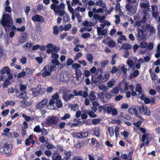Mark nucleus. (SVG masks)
Wrapping results in <instances>:
<instances>
[{"mask_svg": "<svg viewBox=\"0 0 160 160\" xmlns=\"http://www.w3.org/2000/svg\"><path fill=\"white\" fill-rule=\"evenodd\" d=\"M103 68H98L97 72L95 73V75H97L98 72H99L100 74L97 77L95 78L94 79V76L92 75L91 78V86L93 87H95L97 85H99L101 82H104L108 80L110 76V72H106L105 74L103 76L102 74L103 72Z\"/></svg>", "mask_w": 160, "mask_h": 160, "instance_id": "nucleus-1", "label": "nucleus"}, {"mask_svg": "<svg viewBox=\"0 0 160 160\" xmlns=\"http://www.w3.org/2000/svg\"><path fill=\"white\" fill-rule=\"evenodd\" d=\"M128 2L125 5V8L128 13L130 15H132L136 13L137 8L138 6L137 0H126Z\"/></svg>", "mask_w": 160, "mask_h": 160, "instance_id": "nucleus-2", "label": "nucleus"}, {"mask_svg": "<svg viewBox=\"0 0 160 160\" xmlns=\"http://www.w3.org/2000/svg\"><path fill=\"white\" fill-rule=\"evenodd\" d=\"M13 23L12 16L8 13L3 14L2 19L0 20V24L4 28H10Z\"/></svg>", "mask_w": 160, "mask_h": 160, "instance_id": "nucleus-3", "label": "nucleus"}, {"mask_svg": "<svg viewBox=\"0 0 160 160\" xmlns=\"http://www.w3.org/2000/svg\"><path fill=\"white\" fill-rule=\"evenodd\" d=\"M57 69V67L55 65H51L50 67L47 66H45L43 69L41 70L42 72V76L45 78L47 76H49L51 75V73L53 71H55Z\"/></svg>", "mask_w": 160, "mask_h": 160, "instance_id": "nucleus-4", "label": "nucleus"}, {"mask_svg": "<svg viewBox=\"0 0 160 160\" xmlns=\"http://www.w3.org/2000/svg\"><path fill=\"white\" fill-rule=\"evenodd\" d=\"M59 119L57 117L52 116L49 117L45 121V123L48 125H56L57 124Z\"/></svg>", "mask_w": 160, "mask_h": 160, "instance_id": "nucleus-5", "label": "nucleus"}, {"mask_svg": "<svg viewBox=\"0 0 160 160\" xmlns=\"http://www.w3.org/2000/svg\"><path fill=\"white\" fill-rule=\"evenodd\" d=\"M138 108L140 112L142 114L146 115H149L150 114L151 112L149 109L143 105L142 106H138Z\"/></svg>", "mask_w": 160, "mask_h": 160, "instance_id": "nucleus-6", "label": "nucleus"}, {"mask_svg": "<svg viewBox=\"0 0 160 160\" xmlns=\"http://www.w3.org/2000/svg\"><path fill=\"white\" fill-rule=\"evenodd\" d=\"M32 19L33 22H39L41 23H44L45 21L42 16L38 14L32 17Z\"/></svg>", "mask_w": 160, "mask_h": 160, "instance_id": "nucleus-7", "label": "nucleus"}, {"mask_svg": "<svg viewBox=\"0 0 160 160\" xmlns=\"http://www.w3.org/2000/svg\"><path fill=\"white\" fill-rule=\"evenodd\" d=\"M0 150L1 152L7 154L11 152L12 148L10 146V145H8L6 143L2 148L0 149Z\"/></svg>", "mask_w": 160, "mask_h": 160, "instance_id": "nucleus-8", "label": "nucleus"}, {"mask_svg": "<svg viewBox=\"0 0 160 160\" xmlns=\"http://www.w3.org/2000/svg\"><path fill=\"white\" fill-rule=\"evenodd\" d=\"M88 135L87 132H77L76 133L77 137L80 138H82L87 137Z\"/></svg>", "mask_w": 160, "mask_h": 160, "instance_id": "nucleus-9", "label": "nucleus"}, {"mask_svg": "<svg viewBox=\"0 0 160 160\" xmlns=\"http://www.w3.org/2000/svg\"><path fill=\"white\" fill-rule=\"evenodd\" d=\"M145 104L150 103L151 105H153L155 104V100L154 98H152L150 99L149 98L146 97L144 101Z\"/></svg>", "mask_w": 160, "mask_h": 160, "instance_id": "nucleus-10", "label": "nucleus"}, {"mask_svg": "<svg viewBox=\"0 0 160 160\" xmlns=\"http://www.w3.org/2000/svg\"><path fill=\"white\" fill-rule=\"evenodd\" d=\"M17 97L19 98H22L26 100L28 98V97L27 96V93L25 91L20 93L18 95H17Z\"/></svg>", "mask_w": 160, "mask_h": 160, "instance_id": "nucleus-11", "label": "nucleus"}, {"mask_svg": "<svg viewBox=\"0 0 160 160\" xmlns=\"http://www.w3.org/2000/svg\"><path fill=\"white\" fill-rule=\"evenodd\" d=\"M147 134H149L148 133L146 134H144L142 135V141L143 142V143L141 144L140 146V148H142L145 145H146V142L145 141L147 138Z\"/></svg>", "mask_w": 160, "mask_h": 160, "instance_id": "nucleus-12", "label": "nucleus"}, {"mask_svg": "<svg viewBox=\"0 0 160 160\" xmlns=\"http://www.w3.org/2000/svg\"><path fill=\"white\" fill-rule=\"evenodd\" d=\"M51 8L56 13H58L60 10V7L58 5H56L55 4L53 3L51 6Z\"/></svg>", "mask_w": 160, "mask_h": 160, "instance_id": "nucleus-13", "label": "nucleus"}, {"mask_svg": "<svg viewBox=\"0 0 160 160\" xmlns=\"http://www.w3.org/2000/svg\"><path fill=\"white\" fill-rule=\"evenodd\" d=\"M95 92L93 91H91L90 92V94L89 95V98L91 101H93L96 99L97 100L96 97L95 95Z\"/></svg>", "mask_w": 160, "mask_h": 160, "instance_id": "nucleus-14", "label": "nucleus"}, {"mask_svg": "<svg viewBox=\"0 0 160 160\" xmlns=\"http://www.w3.org/2000/svg\"><path fill=\"white\" fill-rule=\"evenodd\" d=\"M10 71V69L8 67L5 66L0 70V73L2 74L5 73L8 74Z\"/></svg>", "mask_w": 160, "mask_h": 160, "instance_id": "nucleus-15", "label": "nucleus"}, {"mask_svg": "<svg viewBox=\"0 0 160 160\" xmlns=\"http://www.w3.org/2000/svg\"><path fill=\"white\" fill-rule=\"evenodd\" d=\"M122 48L126 50L131 49L132 48V46L129 43H123L122 44Z\"/></svg>", "mask_w": 160, "mask_h": 160, "instance_id": "nucleus-16", "label": "nucleus"}, {"mask_svg": "<svg viewBox=\"0 0 160 160\" xmlns=\"http://www.w3.org/2000/svg\"><path fill=\"white\" fill-rule=\"evenodd\" d=\"M108 131L110 134L111 137H112L114 135L115 129L112 127H109L108 128Z\"/></svg>", "mask_w": 160, "mask_h": 160, "instance_id": "nucleus-17", "label": "nucleus"}, {"mask_svg": "<svg viewBox=\"0 0 160 160\" xmlns=\"http://www.w3.org/2000/svg\"><path fill=\"white\" fill-rule=\"evenodd\" d=\"M112 95L110 93H106L105 94V99L104 100V102H107L108 101H109Z\"/></svg>", "mask_w": 160, "mask_h": 160, "instance_id": "nucleus-18", "label": "nucleus"}, {"mask_svg": "<svg viewBox=\"0 0 160 160\" xmlns=\"http://www.w3.org/2000/svg\"><path fill=\"white\" fill-rule=\"evenodd\" d=\"M85 143L82 141H78L76 145V148H80L84 145Z\"/></svg>", "mask_w": 160, "mask_h": 160, "instance_id": "nucleus-19", "label": "nucleus"}, {"mask_svg": "<svg viewBox=\"0 0 160 160\" xmlns=\"http://www.w3.org/2000/svg\"><path fill=\"white\" fill-rule=\"evenodd\" d=\"M95 3L97 6L102 7L104 8H105V6H106L105 4L103 3L102 0H100L96 2Z\"/></svg>", "mask_w": 160, "mask_h": 160, "instance_id": "nucleus-20", "label": "nucleus"}, {"mask_svg": "<svg viewBox=\"0 0 160 160\" xmlns=\"http://www.w3.org/2000/svg\"><path fill=\"white\" fill-rule=\"evenodd\" d=\"M119 91V89L118 87H115L113 88V90L111 91L112 93H113L114 95H112V96H115L117 94Z\"/></svg>", "mask_w": 160, "mask_h": 160, "instance_id": "nucleus-21", "label": "nucleus"}, {"mask_svg": "<svg viewBox=\"0 0 160 160\" xmlns=\"http://www.w3.org/2000/svg\"><path fill=\"white\" fill-rule=\"evenodd\" d=\"M128 112L131 114H137L138 113V111L136 108H130L128 109Z\"/></svg>", "mask_w": 160, "mask_h": 160, "instance_id": "nucleus-22", "label": "nucleus"}, {"mask_svg": "<svg viewBox=\"0 0 160 160\" xmlns=\"http://www.w3.org/2000/svg\"><path fill=\"white\" fill-rule=\"evenodd\" d=\"M53 34L57 35L58 34L59 32V30L58 29V27L57 26H54L53 27Z\"/></svg>", "mask_w": 160, "mask_h": 160, "instance_id": "nucleus-23", "label": "nucleus"}, {"mask_svg": "<svg viewBox=\"0 0 160 160\" xmlns=\"http://www.w3.org/2000/svg\"><path fill=\"white\" fill-rule=\"evenodd\" d=\"M151 69H149V72L151 75L152 79L153 80L157 79V75L155 72H151Z\"/></svg>", "mask_w": 160, "mask_h": 160, "instance_id": "nucleus-24", "label": "nucleus"}, {"mask_svg": "<svg viewBox=\"0 0 160 160\" xmlns=\"http://www.w3.org/2000/svg\"><path fill=\"white\" fill-rule=\"evenodd\" d=\"M26 41V38L24 36H22L21 37L18 39V45H20L24 42Z\"/></svg>", "mask_w": 160, "mask_h": 160, "instance_id": "nucleus-25", "label": "nucleus"}, {"mask_svg": "<svg viewBox=\"0 0 160 160\" xmlns=\"http://www.w3.org/2000/svg\"><path fill=\"white\" fill-rule=\"evenodd\" d=\"M20 104L22 107L26 108L28 105V103L27 101L26 100H24L20 102Z\"/></svg>", "mask_w": 160, "mask_h": 160, "instance_id": "nucleus-26", "label": "nucleus"}, {"mask_svg": "<svg viewBox=\"0 0 160 160\" xmlns=\"http://www.w3.org/2000/svg\"><path fill=\"white\" fill-rule=\"evenodd\" d=\"M142 88L140 84H137L136 88V91L140 94L142 92Z\"/></svg>", "mask_w": 160, "mask_h": 160, "instance_id": "nucleus-27", "label": "nucleus"}, {"mask_svg": "<svg viewBox=\"0 0 160 160\" xmlns=\"http://www.w3.org/2000/svg\"><path fill=\"white\" fill-rule=\"evenodd\" d=\"M15 105V102L12 101H7L5 103V106L6 107L8 106L9 105H12V106Z\"/></svg>", "mask_w": 160, "mask_h": 160, "instance_id": "nucleus-28", "label": "nucleus"}, {"mask_svg": "<svg viewBox=\"0 0 160 160\" xmlns=\"http://www.w3.org/2000/svg\"><path fill=\"white\" fill-rule=\"evenodd\" d=\"M56 107L58 108H60L62 107V104L61 100L60 99L56 100L55 103Z\"/></svg>", "mask_w": 160, "mask_h": 160, "instance_id": "nucleus-29", "label": "nucleus"}, {"mask_svg": "<svg viewBox=\"0 0 160 160\" xmlns=\"http://www.w3.org/2000/svg\"><path fill=\"white\" fill-rule=\"evenodd\" d=\"M26 75V72L25 71H23L19 73L17 75V78H20L22 77H24Z\"/></svg>", "mask_w": 160, "mask_h": 160, "instance_id": "nucleus-30", "label": "nucleus"}, {"mask_svg": "<svg viewBox=\"0 0 160 160\" xmlns=\"http://www.w3.org/2000/svg\"><path fill=\"white\" fill-rule=\"evenodd\" d=\"M27 77H28L31 76L32 74V72L31 69L30 68H26Z\"/></svg>", "mask_w": 160, "mask_h": 160, "instance_id": "nucleus-31", "label": "nucleus"}, {"mask_svg": "<svg viewBox=\"0 0 160 160\" xmlns=\"http://www.w3.org/2000/svg\"><path fill=\"white\" fill-rule=\"evenodd\" d=\"M120 130V128L118 126H116L115 129V132L116 138L118 137V136H119V131Z\"/></svg>", "mask_w": 160, "mask_h": 160, "instance_id": "nucleus-32", "label": "nucleus"}, {"mask_svg": "<svg viewBox=\"0 0 160 160\" xmlns=\"http://www.w3.org/2000/svg\"><path fill=\"white\" fill-rule=\"evenodd\" d=\"M108 45L109 47L113 48L115 45V42L112 40H111L108 42Z\"/></svg>", "mask_w": 160, "mask_h": 160, "instance_id": "nucleus-33", "label": "nucleus"}, {"mask_svg": "<svg viewBox=\"0 0 160 160\" xmlns=\"http://www.w3.org/2000/svg\"><path fill=\"white\" fill-rule=\"evenodd\" d=\"M88 60L90 62H92L93 60V57L91 53L88 54L87 56Z\"/></svg>", "mask_w": 160, "mask_h": 160, "instance_id": "nucleus-34", "label": "nucleus"}, {"mask_svg": "<svg viewBox=\"0 0 160 160\" xmlns=\"http://www.w3.org/2000/svg\"><path fill=\"white\" fill-rule=\"evenodd\" d=\"M10 84V83L9 80L8 79H7L2 85V87L3 88H7Z\"/></svg>", "mask_w": 160, "mask_h": 160, "instance_id": "nucleus-35", "label": "nucleus"}, {"mask_svg": "<svg viewBox=\"0 0 160 160\" xmlns=\"http://www.w3.org/2000/svg\"><path fill=\"white\" fill-rule=\"evenodd\" d=\"M94 112L91 111L88 112V114L91 118H95L97 117L96 114Z\"/></svg>", "mask_w": 160, "mask_h": 160, "instance_id": "nucleus-36", "label": "nucleus"}, {"mask_svg": "<svg viewBox=\"0 0 160 160\" xmlns=\"http://www.w3.org/2000/svg\"><path fill=\"white\" fill-rule=\"evenodd\" d=\"M34 131L35 132H40L42 131V129L40 128L39 125H37L34 128Z\"/></svg>", "mask_w": 160, "mask_h": 160, "instance_id": "nucleus-37", "label": "nucleus"}, {"mask_svg": "<svg viewBox=\"0 0 160 160\" xmlns=\"http://www.w3.org/2000/svg\"><path fill=\"white\" fill-rule=\"evenodd\" d=\"M109 62L108 60L103 61L101 63V68H104L105 66Z\"/></svg>", "mask_w": 160, "mask_h": 160, "instance_id": "nucleus-38", "label": "nucleus"}, {"mask_svg": "<svg viewBox=\"0 0 160 160\" xmlns=\"http://www.w3.org/2000/svg\"><path fill=\"white\" fill-rule=\"evenodd\" d=\"M71 117V115L69 113H66L64 116L61 117V119L62 120H65L67 119H69Z\"/></svg>", "mask_w": 160, "mask_h": 160, "instance_id": "nucleus-39", "label": "nucleus"}, {"mask_svg": "<svg viewBox=\"0 0 160 160\" xmlns=\"http://www.w3.org/2000/svg\"><path fill=\"white\" fill-rule=\"evenodd\" d=\"M112 109V108L111 107H107L104 109V112H106L108 113H110L111 112V110Z\"/></svg>", "mask_w": 160, "mask_h": 160, "instance_id": "nucleus-40", "label": "nucleus"}, {"mask_svg": "<svg viewBox=\"0 0 160 160\" xmlns=\"http://www.w3.org/2000/svg\"><path fill=\"white\" fill-rule=\"evenodd\" d=\"M51 62L53 65L58 66L60 64V62L58 59H52V60Z\"/></svg>", "mask_w": 160, "mask_h": 160, "instance_id": "nucleus-41", "label": "nucleus"}, {"mask_svg": "<svg viewBox=\"0 0 160 160\" xmlns=\"http://www.w3.org/2000/svg\"><path fill=\"white\" fill-rule=\"evenodd\" d=\"M9 112V110L8 109H7L3 110L2 112V115L3 117L6 116L8 114Z\"/></svg>", "mask_w": 160, "mask_h": 160, "instance_id": "nucleus-42", "label": "nucleus"}, {"mask_svg": "<svg viewBox=\"0 0 160 160\" xmlns=\"http://www.w3.org/2000/svg\"><path fill=\"white\" fill-rule=\"evenodd\" d=\"M75 71L76 76H78V77H81L82 74L81 70L78 69L76 70Z\"/></svg>", "mask_w": 160, "mask_h": 160, "instance_id": "nucleus-43", "label": "nucleus"}, {"mask_svg": "<svg viewBox=\"0 0 160 160\" xmlns=\"http://www.w3.org/2000/svg\"><path fill=\"white\" fill-rule=\"evenodd\" d=\"M72 67L73 68L75 69V70H76L78 69V68L81 67V65L78 64L77 63H74V64H72Z\"/></svg>", "mask_w": 160, "mask_h": 160, "instance_id": "nucleus-44", "label": "nucleus"}, {"mask_svg": "<svg viewBox=\"0 0 160 160\" xmlns=\"http://www.w3.org/2000/svg\"><path fill=\"white\" fill-rule=\"evenodd\" d=\"M117 56V54L116 53L114 54L113 55V56L112 57V61L111 62V64L112 65H113L115 64L116 61L115 60V58Z\"/></svg>", "mask_w": 160, "mask_h": 160, "instance_id": "nucleus-45", "label": "nucleus"}, {"mask_svg": "<svg viewBox=\"0 0 160 160\" xmlns=\"http://www.w3.org/2000/svg\"><path fill=\"white\" fill-rule=\"evenodd\" d=\"M22 117L24 118L25 120L27 122H29L31 120V117L25 115V114H22Z\"/></svg>", "mask_w": 160, "mask_h": 160, "instance_id": "nucleus-46", "label": "nucleus"}, {"mask_svg": "<svg viewBox=\"0 0 160 160\" xmlns=\"http://www.w3.org/2000/svg\"><path fill=\"white\" fill-rule=\"evenodd\" d=\"M71 24L69 23L65 25L64 26V30L65 31H68L72 27Z\"/></svg>", "mask_w": 160, "mask_h": 160, "instance_id": "nucleus-47", "label": "nucleus"}, {"mask_svg": "<svg viewBox=\"0 0 160 160\" xmlns=\"http://www.w3.org/2000/svg\"><path fill=\"white\" fill-rule=\"evenodd\" d=\"M51 58L54 59H58L59 58V55L57 53L54 52L52 53Z\"/></svg>", "mask_w": 160, "mask_h": 160, "instance_id": "nucleus-48", "label": "nucleus"}, {"mask_svg": "<svg viewBox=\"0 0 160 160\" xmlns=\"http://www.w3.org/2000/svg\"><path fill=\"white\" fill-rule=\"evenodd\" d=\"M100 118H95L92 120V123L94 125H96L99 123L100 122Z\"/></svg>", "mask_w": 160, "mask_h": 160, "instance_id": "nucleus-49", "label": "nucleus"}, {"mask_svg": "<svg viewBox=\"0 0 160 160\" xmlns=\"http://www.w3.org/2000/svg\"><path fill=\"white\" fill-rule=\"evenodd\" d=\"M46 105H44V103H41V102H39L37 105L36 107L37 109H39L44 107Z\"/></svg>", "mask_w": 160, "mask_h": 160, "instance_id": "nucleus-50", "label": "nucleus"}, {"mask_svg": "<svg viewBox=\"0 0 160 160\" xmlns=\"http://www.w3.org/2000/svg\"><path fill=\"white\" fill-rule=\"evenodd\" d=\"M82 55V53L81 52H79L77 53L74 58V60H77L79 58L81 57Z\"/></svg>", "mask_w": 160, "mask_h": 160, "instance_id": "nucleus-51", "label": "nucleus"}, {"mask_svg": "<svg viewBox=\"0 0 160 160\" xmlns=\"http://www.w3.org/2000/svg\"><path fill=\"white\" fill-rule=\"evenodd\" d=\"M127 64L129 67H132L133 65V61L130 59H128L127 61Z\"/></svg>", "mask_w": 160, "mask_h": 160, "instance_id": "nucleus-52", "label": "nucleus"}, {"mask_svg": "<svg viewBox=\"0 0 160 160\" xmlns=\"http://www.w3.org/2000/svg\"><path fill=\"white\" fill-rule=\"evenodd\" d=\"M98 98L101 99L103 100L104 102L105 94L102 92L100 93L98 95Z\"/></svg>", "mask_w": 160, "mask_h": 160, "instance_id": "nucleus-53", "label": "nucleus"}, {"mask_svg": "<svg viewBox=\"0 0 160 160\" xmlns=\"http://www.w3.org/2000/svg\"><path fill=\"white\" fill-rule=\"evenodd\" d=\"M69 19V17L68 15L65 14L63 18V20L64 22H68Z\"/></svg>", "mask_w": 160, "mask_h": 160, "instance_id": "nucleus-54", "label": "nucleus"}, {"mask_svg": "<svg viewBox=\"0 0 160 160\" xmlns=\"http://www.w3.org/2000/svg\"><path fill=\"white\" fill-rule=\"evenodd\" d=\"M115 11H121L120 3L117 2V3L116 4L115 6Z\"/></svg>", "mask_w": 160, "mask_h": 160, "instance_id": "nucleus-55", "label": "nucleus"}, {"mask_svg": "<svg viewBox=\"0 0 160 160\" xmlns=\"http://www.w3.org/2000/svg\"><path fill=\"white\" fill-rule=\"evenodd\" d=\"M142 122L141 121H139L136 122H133V125L136 126L137 128H140V125L141 124Z\"/></svg>", "mask_w": 160, "mask_h": 160, "instance_id": "nucleus-56", "label": "nucleus"}, {"mask_svg": "<svg viewBox=\"0 0 160 160\" xmlns=\"http://www.w3.org/2000/svg\"><path fill=\"white\" fill-rule=\"evenodd\" d=\"M74 61H73L71 58H68L67 62V65L68 66L72 64Z\"/></svg>", "mask_w": 160, "mask_h": 160, "instance_id": "nucleus-57", "label": "nucleus"}, {"mask_svg": "<svg viewBox=\"0 0 160 160\" xmlns=\"http://www.w3.org/2000/svg\"><path fill=\"white\" fill-rule=\"evenodd\" d=\"M78 106L77 104H75L71 106V108L72 110L74 111H75L78 109Z\"/></svg>", "mask_w": 160, "mask_h": 160, "instance_id": "nucleus-58", "label": "nucleus"}, {"mask_svg": "<svg viewBox=\"0 0 160 160\" xmlns=\"http://www.w3.org/2000/svg\"><path fill=\"white\" fill-rule=\"evenodd\" d=\"M115 17L116 18V20H115V23L116 24H118L120 22V19L119 16L118 15H116Z\"/></svg>", "mask_w": 160, "mask_h": 160, "instance_id": "nucleus-59", "label": "nucleus"}, {"mask_svg": "<svg viewBox=\"0 0 160 160\" xmlns=\"http://www.w3.org/2000/svg\"><path fill=\"white\" fill-rule=\"evenodd\" d=\"M93 134L97 137H99L100 134L98 129H95L94 131Z\"/></svg>", "mask_w": 160, "mask_h": 160, "instance_id": "nucleus-60", "label": "nucleus"}, {"mask_svg": "<svg viewBox=\"0 0 160 160\" xmlns=\"http://www.w3.org/2000/svg\"><path fill=\"white\" fill-rule=\"evenodd\" d=\"M59 96L57 93H55L54 95L52 96V99L53 100H59Z\"/></svg>", "mask_w": 160, "mask_h": 160, "instance_id": "nucleus-61", "label": "nucleus"}, {"mask_svg": "<svg viewBox=\"0 0 160 160\" xmlns=\"http://www.w3.org/2000/svg\"><path fill=\"white\" fill-rule=\"evenodd\" d=\"M75 15L78 20V22H81L82 20V17L79 13L75 14Z\"/></svg>", "mask_w": 160, "mask_h": 160, "instance_id": "nucleus-62", "label": "nucleus"}, {"mask_svg": "<svg viewBox=\"0 0 160 160\" xmlns=\"http://www.w3.org/2000/svg\"><path fill=\"white\" fill-rule=\"evenodd\" d=\"M114 84V82L113 81H110L107 83V85L109 88L112 87Z\"/></svg>", "mask_w": 160, "mask_h": 160, "instance_id": "nucleus-63", "label": "nucleus"}, {"mask_svg": "<svg viewBox=\"0 0 160 160\" xmlns=\"http://www.w3.org/2000/svg\"><path fill=\"white\" fill-rule=\"evenodd\" d=\"M149 93L151 95H154L156 94V92L155 90L151 89L149 91Z\"/></svg>", "mask_w": 160, "mask_h": 160, "instance_id": "nucleus-64", "label": "nucleus"}]
</instances>
